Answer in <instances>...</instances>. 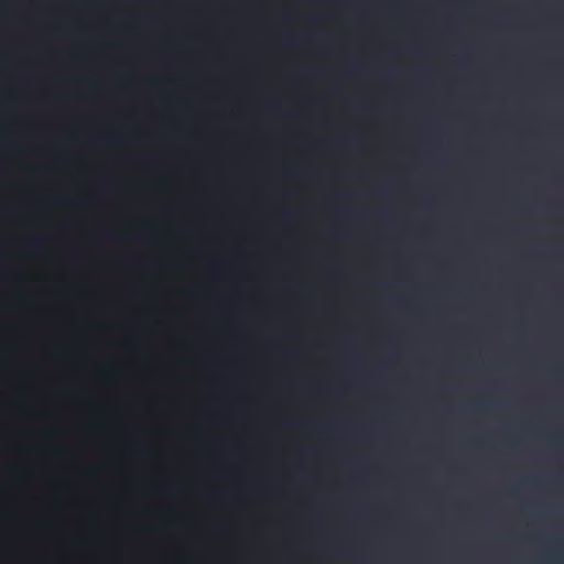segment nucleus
<instances>
[{"label": "nucleus", "instance_id": "nucleus-1", "mask_svg": "<svg viewBox=\"0 0 564 564\" xmlns=\"http://www.w3.org/2000/svg\"><path fill=\"white\" fill-rule=\"evenodd\" d=\"M56 203H59V204H63V205H66V206H77L79 205L80 200L78 199H66V198H63V197H59V196H53L52 197Z\"/></svg>", "mask_w": 564, "mask_h": 564}]
</instances>
